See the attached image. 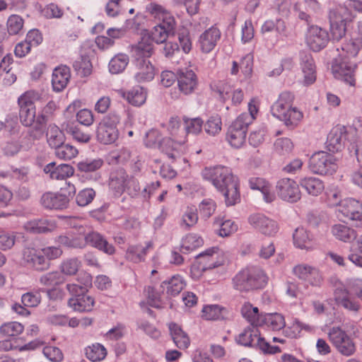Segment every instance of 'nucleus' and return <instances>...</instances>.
<instances>
[{
    "instance_id": "obj_1",
    "label": "nucleus",
    "mask_w": 362,
    "mask_h": 362,
    "mask_svg": "<svg viewBox=\"0 0 362 362\" xmlns=\"http://www.w3.org/2000/svg\"><path fill=\"white\" fill-rule=\"evenodd\" d=\"M146 9L151 17L159 21L151 31L152 40L158 44L164 43L169 36L175 34L176 22L174 16L156 3H150Z\"/></svg>"
},
{
    "instance_id": "obj_2",
    "label": "nucleus",
    "mask_w": 362,
    "mask_h": 362,
    "mask_svg": "<svg viewBox=\"0 0 362 362\" xmlns=\"http://www.w3.org/2000/svg\"><path fill=\"white\" fill-rule=\"evenodd\" d=\"M248 111L240 114L228 127L226 140L235 148H241L245 144L248 127L256 118L258 108L253 100L248 103Z\"/></svg>"
},
{
    "instance_id": "obj_3",
    "label": "nucleus",
    "mask_w": 362,
    "mask_h": 362,
    "mask_svg": "<svg viewBox=\"0 0 362 362\" xmlns=\"http://www.w3.org/2000/svg\"><path fill=\"white\" fill-rule=\"evenodd\" d=\"M293 100L294 95L292 93L284 91L271 108L272 115L291 129L296 127L303 117L301 111L297 107H292Z\"/></svg>"
},
{
    "instance_id": "obj_4",
    "label": "nucleus",
    "mask_w": 362,
    "mask_h": 362,
    "mask_svg": "<svg viewBox=\"0 0 362 362\" xmlns=\"http://www.w3.org/2000/svg\"><path fill=\"white\" fill-rule=\"evenodd\" d=\"M232 281L235 290L248 292L264 288L267 283V276L261 268L250 266L240 270Z\"/></svg>"
},
{
    "instance_id": "obj_5",
    "label": "nucleus",
    "mask_w": 362,
    "mask_h": 362,
    "mask_svg": "<svg viewBox=\"0 0 362 362\" xmlns=\"http://www.w3.org/2000/svg\"><path fill=\"white\" fill-rule=\"evenodd\" d=\"M76 193L75 186L68 183L66 188L59 192H47L40 199L42 206L47 209L63 210L69 206L70 199Z\"/></svg>"
},
{
    "instance_id": "obj_6",
    "label": "nucleus",
    "mask_w": 362,
    "mask_h": 362,
    "mask_svg": "<svg viewBox=\"0 0 362 362\" xmlns=\"http://www.w3.org/2000/svg\"><path fill=\"white\" fill-rule=\"evenodd\" d=\"M202 175L204 180L211 181L218 191L224 189L230 185V182L238 180L233 175L231 169L224 165L206 167L203 170Z\"/></svg>"
},
{
    "instance_id": "obj_7",
    "label": "nucleus",
    "mask_w": 362,
    "mask_h": 362,
    "mask_svg": "<svg viewBox=\"0 0 362 362\" xmlns=\"http://www.w3.org/2000/svg\"><path fill=\"white\" fill-rule=\"evenodd\" d=\"M120 122V117L115 112H111L99 123L97 131V140L103 144L114 143L119 136L117 124Z\"/></svg>"
},
{
    "instance_id": "obj_8",
    "label": "nucleus",
    "mask_w": 362,
    "mask_h": 362,
    "mask_svg": "<svg viewBox=\"0 0 362 362\" xmlns=\"http://www.w3.org/2000/svg\"><path fill=\"white\" fill-rule=\"evenodd\" d=\"M40 98V93L33 90L26 91L18 98L19 117L24 126L30 127L34 123L36 117L35 102Z\"/></svg>"
},
{
    "instance_id": "obj_9",
    "label": "nucleus",
    "mask_w": 362,
    "mask_h": 362,
    "mask_svg": "<svg viewBox=\"0 0 362 362\" xmlns=\"http://www.w3.org/2000/svg\"><path fill=\"white\" fill-rule=\"evenodd\" d=\"M357 65L351 59L338 55L332 64V71L334 77L343 81L351 86L356 84L355 72Z\"/></svg>"
},
{
    "instance_id": "obj_10",
    "label": "nucleus",
    "mask_w": 362,
    "mask_h": 362,
    "mask_svg": "<svg viewBox=\"0 0 362 362\" xmlns=\"http://www.w3.org/2000/svg\"><path fill=\"white\" fill-rule=\"evenodd\" d=\"M329 339L337 350L343 356H350L356 351L353 339L339 327H333L328 332Z\"/></svg>"
},
{
    "instance_id": "obj_11",
    "label": "nucleus",
    "mask_w": 362,
    "mask_h": 362,
    "mask_svg": "<svg viewBox=\"0 0 362 362\" xmlns=\"http://www.w3.org/2000/svg\"><path fill=\"white\" fill-rule=\"evenodd\" d=\"M71 297L68 300V305L74 311L79 313L90 312L95 304L94 298L83 288L69 286V290Z\"/></svg>"
},
{
    "instance_id": "obj_12",
    "label": "nucleus",
    "mask_w": 362,
    "mask_h": 362,
    "mask_svg": "<svg viewBox=\"0 0 362 362\" xmlns=\"http://www.w3.org/2000/svg\"><path fill=\"white\" fill-rule=\"evenodd\" d=\"M275 192L281 200L289 203H296L301 198L298 185L291 178L279 179L276 182Z\"/></svg>"
},
{
    "instance_id": "obj_13",
    "label": "nucleus",
    "mask_w": 362,
    "mask_h": 362,
    "mask_svg": "<svg viewBox=\"0 0 362 362\" xmlns=\"http://www.w3.org/2000/svg\"><path fill=\"white\" fill-rule=\"evenodd\" d=\"M146 146L153 148H159L165 153L169 158H175L177 155L175 153V147H173V141L170 138L161 139L158 131L151 129L146 134L144 140Z\"/></svg>"
},
{
    "instance_id": "obj_14",
    "label": "nucleus",
    "mask_w": 362,
    "mask_h": 362,
    "mask_svg": "<svg viewBox=\"0 0 362 362\" xmlns=\"http://www.w3.org/2000/svg\"><path fill=\"white\" fill-rule=\"evenodd\" d=\"M248 223L257 231L267 236H274L279 230L276 221L263 214H254L248 217Z\"/></svg>"
},
{
    "instance_id": "obj_15",
    "label": "nucleus",
    "mask_w": 362,
    "mask_h": 362,
    "mask_svg": "<svg viewBox=\"0 0 362 362\" xmlns=\"http://www.w3.org/2000/svg\"><path fill=\"white\" fill-rule=\"evenodd\" d=\"M329 40L327 31L317 25H310L306 34V43L314 52L324 49Z\"/></svg>"
},
{
    "instance_id": "obj_16",
    "label": "nucleus",
    "mask_w": 362,
    "mask_h": 362,
    "mask_svg": "<svg viewBox=\"0 0 362 362\" xmlns=\"http://www.w3.org/2000/svg\"><path fill=\"white\" fill-rule=\"evenodd\" d=\"M23 260L27 267L42 272L50 267V262L44 257L41 249L26 248L23 251Z\"/></svg>"
},
{
    "instance_id": "obj_17",
    "label": "nucleus",
    "mask_w": 362,
    "mask_h": 362,
    "mask_svg": "<svg viewBox=\"0 0 362 362\" xmlns=\"http://www.w3.org/2000/svg\"><path fill=\"white\" fill-rule=\"evenodd\" d=\"M299 64L303 74V83L310 86L315 83L317 78L316 65L312 54L306 51L299 53Z\"/></svg>"
},
{
    "instance_id": "obj_18",
    "label": "nucleus",
    "mask_w": 362,
    "mask_h": 362,
    "mask_svg": "<svg viewBox=\"0 0 362 362\" xmlns=\"http://www.w3.org/2000/svg\"><path fill=\"white\" fill-rule=\"evenodd\" d=\"M346 133V127L344 125L339 124L331 129L326 142V147L329 152L334 153L342 149L344 141L349 139Z\"/></svg>"
},
{
    "instance_id": "obj_19",
    "label": "nucleus",
    "mask_w": 362,
    "mask_h": 362,
    "mask_svg": "<svg viewBox=\"0 0 362 362\" xmlns=\"http://www.w3.org/2000/svg\"><path fill=\"white\" fill-rule=\"evenodd\" d=\"M57 224L55 220L42 217L28 221L24 223L23 228L27 233L32 234H47L56 230Z\"/></svg>"
},
{
    "instance_id": "obj_20",
    "label": "nucleus",
    "mask_w": 362,
    "mask_h": 362,
    "mask_svg": "<svg viewBox=\"0 0 362 362\" xmlns=\"http://www.w3.org/2000/svg\"><path fill=\"white\" fill-rule=\"evenodd\" d=\"M217 247H210L204 252L196 255V262L192 265V269H197L202 272L212 269L221 265L215 256Z\"/></svg>"
},
{
    "instance_id": "obj_21",
    "label": "nucleus",
    "mask_w": 362,
    "mask_h": 362,
    "mask_svg": "<svg viewBox=\"0 0 362 362\" xmlns=\"http://www.w3.org/2000/svg\"><path fill=\"white\" fill-rule=\"evenodd\" d=\"M84 243V248L87 245L103 252L108 255L115 253V247L110 243L104 235L97 231H90L86 233L83 238Z\"/></svg>"
},
{
    "instance_id": "obj_22",
    "label": "nucleus",
    "mask_w": 362,
    "mask_h": 362,
    "mask_svg": "<svg viewBox=\"0 0 362 362\" xmlns=\"http://www.w3.org/2000/svg\"><path fill=\"white\" fill-rule=\"evenodd\" d=\"M177 86L181 93L187 95L192 94L197 87L198 78L192 69H180L177 73Z\"/></svg>"
},
{
    "instance_id": "obj_23",
    "label": "nucleus",
    "mask_w": 362,
    "mask_h": 362,
    "mask_svg": "<svg viewBox=\"0 0 362 362\" xmlns=\"http://www.w3.org/2000/svg\"><path fill=\"white\" fill-rule=\"evenodd\" d=\"M293 274L299 279L313 286H319L322 282L320 271L306 264H298L293 269Z\"/></svg>"
},
{
    "instance_id": "obj_24",
    "label": "nucleus",
    "mask_w": 362,
    "mask_h": 362,
    "mask_svg": "<svg viewBox=\"0 0 362 362\" xmlns=\"http://www.w3.org/2000/svg\"><path fill=\"white\" fill-rule=\"evenodd\" d=\"M340 211L352 221L356 227H362V202L355 199L345 200L341 205Z\"/></svg>"
},
{
    "instance_id": "obj_25",
    "label": "nucleus",
    "mask_w": 362,
    "mask_h": 362,
    "mask_svg": "<svg viewBox=\"0 0 362 362\" xmlns=\"http://www.w3.org/2000/svg\"><path fill=\"white\" fill-rule=\"evenodd\" d=\"M258 327L255 326V325H250L243 329L235 337V343L241 346L255 349L261 334Z\"/></svg>"
},
{
    "instance_id": "obj_26",
    "label": "nucleus",
    "mask_w": 362,
    "mask_h": 362,
    "mask_svg": "<svg viewBox=\"0 0 362 362\" xmlns=\"http://www.w3.org/2000/svg\"><path fill=\"white\" fill-rule=\"evenodd\" d=\"M221 31L216 27L211 26L206 30L199 38V46L204 53H209L216 46L221 39Z\"/></svg>"
},
{
    "instance_id": "obj_27",
    "label": "nucleus",
    "mask_w": 362,
    "mask_h": 362,
    "mask_svg": "<svg viewBox=\"0 0 362 362\" xmlns=\"http://www.w3.org/2000/svg\"><path fill=\"white\" fill-rule=\"evenodd\" d=\"M155 68L148 59L136 62L134 78L138 83L148 82L155 76Z\"/></svg>"
},
{
    "instance_id": "obj_28",
    "label": "nucleus",
    "mask_w": 362,
    "mask_h": 362,
    "mask_svg": "<svg viewBox=\"0 0 362 362\" xmlns=\"http://www.w3.org/2000/svg\"><path fill=\"white\" fill-rule=\"evenodd\" d=\"M248 183L251 189L262 192L263 199L267 203H272L275 200V194L271 192V185L264 178L252 177L249 179Z\"/></svg>"
},
{
    "instance_id": "obj_29",
    "label": "nucleus",
    "mask_w": 362,
    "mask_h": 362,
    "mask_svg": "<svg viewBox=\"0 0 362 362\" xmlns=\"http://www.w3.org/2000/svg\"><path fill=\"white\" fill-rule=\"evenodd\" d=\"M334 294L335 302L338 305L353 312H358L359 310V303L357 301L351 299L349 296V291L344 286L337 287L335 289Z\"/></svg>"
},
{
    "instance_id": "obj_30",
    "label": "nucleus",
    "mask_w": 362,
    "mask_h": 362,
    "mask_svg": "<svg viewBox=\"0 0 362 362\" xmlns=\"http://www.w3.org/2000/svg\"><path fill=\"white\" fill-rule=\"evenodd\" d=\"M46 174H49L52 179L64 180L74 175V169L69 164H59L56 166L55 162L48 163L44 168Z\"/></svg>"
},
{
    "instance_id": "obj_31",
    "label": "nucleus",
    "mask_w": 362,
    "mask_h": 362,
    "mask_svg": "<svg viewBox=\"0 0 362 362\" xmlns=\"http://www.w3.org/2000/svg\"><path fill=\"white\" fill-rule=\"evenodd\" d=\"M71 77L70 69L66 66L55 68L52 73V84L56 92L63 90L67 86Z\"/></svg>"
},
{
    "instance_id": "obj_32",
    "label": "nucleus",
    "mask_w": 362,
    "mask_h": 362,
    "mask_svg": "<svg viewBox=\"0 0 362 362\" xmlns=\"http://www.w3.org/2000/svg\"><path fill=\"white\" fill-rule=\"evenodd\" d=\"M168 329L171 339L178 349H186L189 346L190 339L181 326L175 322H170L168 324Z\"/></svg>"
},
{
    "instance_id": "obj_33",
    "label": "nucleus",
    "mask_w": 362,
    "mask_h": 362,
    "mask_svg": "<svg viewBox=\"0 0 362 362\" xmlns=\"http://www.w3.org/2000/svg\"><path fill=\"white\" fill-rule=\"evenodd\" d=\"M337 160H309L308 167L310 171L320 175H332L336 172L338 165Z\"/></svg>"
},
{
    "instance_id": "obj_34",
    "label": "nucleus",
    "mask_w": 362,
    "mask_h": 362,
    "mask_svg": "<svg viewBox=\"0 0 362 362\" xmlns=\"http://www.w3.org/2000/svg\"><path fill=\"white\" fill-rule=\"evenodd\" d=\"M54 243L60 247L64 246L71 249H84L85 241L82 237L75 236L71 232H67L55 237Z\"/></svg>"
},
{
    "instance_id": "obj_35",
    "label": "nucleus",
    "mask_w": 362,
    "mask_h": 362,
    "mask_svg": "<svg viewBox=\"0 0 362 362\" xmlns=\"http://www.w3.org/2000/svg\"><path fill=\"white\" fill-rule=\"evenodd\" d=\"M362 48V40L361 38H351L342 42L337 50L339 52V55H344L347 58H354L358 54L359 50Z\"/></svg>"
},
{
    "instance_id": "obj_36",
    "label": "nucleus",
    "mask_w": 362,
    "mask_h": 362,
    "mask_svg": "<svg viewBox=\"0 0 362 362\" xmlns=\"http://www.w3.org/2000/svg\"><path fill=\"white\" fill-rule=\"evenodd\" d=\"M180 121L177 117H171L168 122V129L173 138V146L176 144L182 145L187 142L186 132L180 129Z\"/></svg>"
},
{
    "instance_id": "obj_37",
    "label": "nucleus",
    "mask_w": 362,
    "mask_h": 362,
    "mask_svg": "<svg viewBox=\"0 0 362 362\" xmlns=\"http://www.w3.org/2000/svg\"><path fill=\"white\" fill-rule=\"evenodd\" d=\"M152 247L151 242H148L145 247L141 245H130L127 250L126 258L134 263L144 262L148 250Z\"/></svg>"
},
{
    "instance_id": "obj_38",
    "label": "nucleus",
    "mask_w": 362,
    "mask_h": 362,
    "mask_svg": "<svg viewBox=\"0 0 362 362\" xmlns=\"http://www.w3.org/2000/svg\"><path fill=\"white\" fill-rule=\"evenodd\" d=\"M331 231L337 240L344 243H351L357 238L356 231L344 224H334Z\"/></svg>"
},
{
    "instance_id": "obj_39",
    "label": "nucleus",
    "mask_w": 362,
    "mask_h": 362,
    "mask_svg": "<svg viewBox=\"0 0 362 362\" xmlns=\"http://www.w3.org/2000/svg\"><path fill=\"white\" fill-rule=\"evenodd\" d=\"M41 292H45L49 298H52V289H34L22 295L21 302L25 307H37L41 302Z\"/></svg>"
},
{
    "instance_id": "obj_40",
    "label": "nucleus",
    "mask_w": 362,
    "mask_h": 362,
    "mask_svg": "<svg viewBox=\"0 0 362 362\" xmlns=\"http://www.w3.org/2000/svg\"><path fill=\"white\" fill-rule=\"evenodd\" d=\"M120 95L131 105L141 106L146 102L147 93L144 88L136 86L127 92L121 90Z\"/></svg>"
},
{
    "instance_id": "obj_41",
    "label": "nucleus",
    "mask_w": 362,
    "mask_h": 362,
    "mask_svg": "<svg viewBox=\"0 0 362 362\" xmlns=\"http://www.w3.org/2000/svg\"><path fill=\"white\" fill-rule=\"evenodd\" d=\"M127 178L126 171L123 168H119L110 174V187L118 195H121L125 192V185Z\"/></svg>"
},
{
    "instance_id": "obj_42",
    "label": "nucleus",
    "mask_w": 362,
    "mask_h": 362,
    "mask_svg": "<svg viewBox=\"0 0 362 362\" xmlns=\"http://www.w3.org/2000/svg\"><path fill=\"white\" fill-rule=\"evenodd\" d=\"M300 185L308 194L318 196L325 189L323 182L315 177H305L300 180Z\"/></svg>"
},
{
    "instance_id": "obj_43",
    "label": "nucleus",
    "mask_w": 362,
    "mask_h": 362,
    "mask_svg": "<svg viewBox=\"0 0 362 362\" xmlns=\"http://www.w3.org/2000/svg\"><path fill=\"white\" fill-rule=\"evenodd\" d=\"M239 186V181L237 180L234 182H230V185L224 189L218 190L223 194L227 206H234L240 202Z\"/></svg>"
},
{
    "instance_id": "obj_44",
    "label": "nucleus",
    "mask_w": 362,
    "mask_h": 362,
    "mask_svg": "<svg viewBox=\"0 0 362 362\" xmlns=\"http://www.w3.org/2000/svg\"><path fill=\"white\" fill-rule=\"evenodd\" d=\"M228 314L226 308L218 305H205L202 309V317L207 320H226Z\"/></svg>"
},
{
    "instance_id": "obj_45",
    "label": "nucleus",
    "mask_w": 362,
    "mask_h": 362,
    "mask_svg": "<svg viewBox=\"0 0 362 362\" xmlns=\"http://www.w3.org/2000/svg\"><path fill=\"white\" fill-rule=\"evenodd\" d=\"M185 286V284L182 276L175 275L169 279L163 281L160 287L163 290L166 288L168 296H175L182 291Z\"/></svg>"
},
{
    "instance_id": "obj_46",
    "label": "nucleus",
    "mask_w": 362,
    "mask_h": 362,
    "mask_svg": "<svg viewBox=\"0 0 362 362\" xmlns=\"http://www.w3.org/2000/svg\"><path fill=\"white\" fill-rule=\"evenodd\" d=\"M267 325L272 330H280L285 327V320L282 315L279 313H267L262 320L257 322V325Z\"/></svg>"
},
{
    "instance_id": "obj_47",
    "label": "nucleus",
    "mask_w": 362,
    "mask_h": 362,
    "mask_svg": "<svg viewBox=\"0 0 362 362\" xmlns=\"http://www.w3.org/2000/svg\"><path fill=\"white\" fill-rule=\"evenodd\" d=\"M129 62V56L126 54L119 53L115 55L108 64L109 71L112 74H118L124 71Z\"/></svg>"
},
{
    "instance_id": "obj_48",
    "label": "nucleus",
    "mask_w": 362,
    "mask_h": 362,
    "mask_svg": "<svg viewBox=\"0 0 362 362\" xmlns=\"http://www.w3.org/2000/svg\"><path fill=\"white\" fill-rule=\"evenodd\" d=\"M24 326L16 321L4 322L0 326V334L2 337H10L13 339L23 333Z\"/></svg>"
},
{
    "instance_id": "obj_49",
    "label": "nucleus",
    "mask_w": 362,
    "mask_h": 362,
    "mask_svg": "<svg viewBox=\"0 0 362 362\" xmlns=\"http://www.w3.org/2000/svg\"><path fill=\"white\" fill-rule=\"evenodd\" d=\"M203 245V239L197 234H188L182 240L180 252L187 254Z\"/></svg>"
},
{
    "instance_id": "obj_50",
    "label": "nucleus",
    "mask_w": 362,
    "mask_h": 362,
    "mask_svg": "<svg viewBox=\"0 0 362 362\" xmlns=\"http://www.w3.org/2000/svg\"><path fill=\"white\" fill-rule=\"evenodd\" d=\"M64 276L59 272H50L42 274L40 279L39 282L40 284L50 288L54 291V288L64 283Z\"/></svg>"
},
{
    "instance_id": "obj_51",
    "label": "nucleus",
    "mask_w": 362,
    "mask_h": 362,
    "mask_svg": "<svg viewBox=\"0 0 362 362\" xmlns=\"http://www.w3.org/2000/svg\"><path fill=\"white\" fill-rule=\"evenodd\" d=\"M47 139L49 145L55 148L64 143V135L57 125L50 124L47 132Z\"/></svg>"
},
{
    "instance_id": "obj_52",
    "label": "nucleus",
    "mask_w": 362,
    "mask_h": 362,
    "mask_svg": "<svg viewBox=\"0 0 362 362\" xmlns=\"http://www.w3.org/2000/svg\"><path fill=\"white\" fill-rule=\"evenodd\" d=\"M330 25L345 24L350 19V13L346 7L339 6L329 11Z\"/></svg>"
},
{
    "instance_id": "obj_53",
    "label": "nucleus",
    "mask_w": 362,
    "mask_h": 362,
    "mask_svg": "<svg viewBox=\"0 0 362 362\" xmlns=\"http://www.w3.org/2000/svg\"><path fill=\"white\" fill-rule=\"evenodd\" d=\"M85 354L91 361H99L105 358L107 355L106 349L100 344H93L85 349Z\"/></svg>"
},
{
    "instance_id": "obj_54",
    "label": "nucleus",
    "mask_w": 362,
    "mask_h": 362,
    "mask_svg": "<svg viewBox=\"0 0 362 362\" xmlns=\"http://www.w3.org/2000/svg\"><path fill=\"white\" fill-rule=\"evenodd\" d=\"M293 148V142L288 138L277 139L274 144V153L278 156H288Z\"/></svg>"
},
{
    "instance_id": "obj_55",
    "label": "nucleus",
    "mask_w": 362,
    "mask_h": 362,
    "mask_svg": "<svg viewBox=\"0 0 362 362\" xmlns=\"http://www.w3.org/2000/svg\"><path fill=\"white\" fill-rule=\"evenodd\" d=\"M216 223L220 226V228L216 232V234L222 238L231 235L238 229V224L231 219H226L225 221L216 220Z\"/></svg>"
},
{
    "instance_id": "obj_56",
    "label": "nucleus",
    "mask_w": 362,
    "mask_h": 362,
    "mask_svg": "<svg viewBox=\"0 0 362 362\" xmlns=\"http://www.w3.org/2000/svg\"><path fill=\"white\" fill-rule=\"evenodd\" d=\"M197 209L194 206H188L182 215L181 226L189 230L197 223Z\"/></svg>"
},
{
    "instance_id": "obj_57",
    "label": "nucleus",
    "mask_w": 362,
    "mask_h": 362,
    "mask_svg": "<svg viewBox=\"0 0 362 362\" xmlns=\"http://www.w3.org/2000/svg\"><path fill=\"white\" fill-rule=\"evenodd\" d=\"M80 266L81 262L78 258L74 257L64 260L60 265V269L62 273L72 276L77 273Z\"/></svg>"
},
{
    "instance_id": "obj_58",
    "label": "nucleus",
    "mask_w": 362,
    "mask_h": 362,
    "mask_svg": "<svg viewBox=\"0 0 362 362\" xmlns=\"http://www.w3.org/2000/svg\"><path fill=\"white\" fill-rule=\"evenodd\" d=\"M294 245L300 249L306 247L307 243L310 241L308 232L304 228H297L293 234Z\"/></svg>"
},
{
    "instance_id": "obj_59",
    "label": "nucleus",
    "mask_w": 362,
    "mask_h": 362,
    "mask_svg": "<svg viewBox=\"0 0 362 362\" xmlns=\"http://www.w3.org/2000/svg\"><path fill=\"white\" fill-rule=\"evenodd\" d=\"M74 69L81 75L86 76L90 74L92 64L86 57H80L73 63Z\"/></svg>"
},
{
    "instance_id": "obj_60",
    "label": "nucleus",
    "mask_w": 362,
    "mask_h": 362,
    "mask_svg": "<svg viewBox=\"0 0 362 362\" xmlns=\"http://www.w3.org/2000/svg\"><path fill=\"white\" fill-rule=\"evenodd\" d=\"M24 25L23 19L18 15H11L7 21V30L9 35L19 34Z\"/></svg>"
},
{
    "instance_id": "obj_61",
    "label": "nucleus",
    "mask_w": 362,
    "mask_h": 362,
    "mask_svg": "<svg viewBox=\"0 0 362 362\" xmlns=\"http://www.w3.org/2000/svg\"><path fill=\"white\" fill-rule=\"evenodd\" d=\"M185 121V131L186 136L188 134H198L201 132L203 126V120L199 117L192 119H184Z\"/></svg>"
},
{
    "instance_id": "obj_62",
    "label": "nucleus",
    "mask_w": 362,
    "mask_h": 362,
    "mask_svg": "<svg viewBox=\"0 0 362 362\" xmlns=\"http://www.w3.org/2000/svg\"><path fill=\"white\" fill-rule=\"evenodd\" d=\"M78 153V150L69 144L63 143L55 148V155L58 158H74Z\"/></svg>"
},
{
    "instance_id": "obj_63",
    "label": "nucleus",
    "mask_w": 362,
    "mask_h": 362,
    "mask_svg": "<svg viewBox=\"0 0 362 362\" xmlns=\"http://www.w3.org/2000/svg\"><path fill=\"white\" fill-rule=\"evenodd\" d=\"M134 56L136 62L142 59H148L153 52V48L151 45H146L143 42L139 43L133 47Z\"/></svg>"
},
{
    "instance_id": "obj_64",
    "label": "nucleus",
    "mask_w": 362,
    "mask_h": 362,
    "mask_svg": "<svg viewBox=\"0 0 362 362\" xmlns=\"http://www.w3.org/2000/svg\"><path fill=\"white\" fill-rule=\"evenodd\" d=\"M95 197V192L92 188L81 190L76 196V202L79 206L88 205Z\"/></svg>"
}]
</instances>
